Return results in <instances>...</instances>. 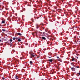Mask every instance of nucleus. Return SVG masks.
I'll return each instance as SVG.
<instances>
[{
    "instance_id": "5701e85b",
    "label": "nucleus",
    "mask_w": 80,
    "mask_h": 80,
    "mask_svg": "<svg viewBox=\"0 0 80 80\" xmlns=\"http://www.w3.org/2000/svg\"><path fill=\"white\" fill-rule=\"evenodd\" d=\"M61 35H63V34H61Z\"/></svg>"
},
{
    "instance_id": "f3484780",
    "label": "nucleus",
    "mask_w": 80,
    "mask_h": 80,
    "mask_svg": "<svg viewBox=\"0 0 80 80\" xmlns=\"http://www.w3.org/2000/svg\"><path fill=\"white\" fill-rule=\"evenodd\" d=\"M50 43V42H47V44H48H48H49V43Z\"/></svg>"
},
{
    "instance_id": "a211bd4d",
    "label": "nucleus",
    "mask_w": 80,
    "mask_h": 80,
    "mask_svg": "<svg viewBox=\"0 0 80 80\" xmlns=\"http://www.w3.org/2000/svg\"><path fill=\"white\" fill-rule=\"evenodd\" d=\"M12 41H13V40H12V39L10 40V42H12Z\"/></svg>"
},
{
    "instance_id": "f8f14e48",
    "label": "nucleus",
    "mask_w": 80,
    "mask_h": 80,
    "mask_svg": "<svg viewBox=\"0 0 80 80\" xmlns=\"http://www.w3.org/2000/svg\"><path fill=\"white\" fill-rule=\"evenodd\" d=\"M36 27L37 28H38V25H36Z\"/></svg>"
},
{
    "instance_id": "b1692460",
    "label": "nucleus",
    "mask_w": 80,
    "mask_h": 80,
    "mask_svg": "<svg viewBox=\"0 0 80 80\" xmlns=\"http://www.w3.org/2000/svg\"><path fill=\"white\" fill-rule=\"evenodd\" d=\"M41 80H44L43 79H42Z\"/></svg>"
},
{
    "instance_id": "423d86ee",
    "label": "nucleus",
    "mask_w": 80,
    "mask_h": 80,
    "mask_svg": "<svg viewBox=\"0 0 80 80\" xmlns=\"http://www.w3.org/2000/svg\"><path fill=\"white\" fill-rule=\"evenodd\" d=\"M48 61H49V62H53V59H49Z\"/></svg>"
},
{
    "instance_id": "4468645a",
    "label": "nucleus",
    "mask_w": 80,
    "mask_h": 80,
    "mask_svg": "<svg viewBox=\"0 0 80 80\" xmlns=\"http://www.w3.org/2000/svg\"><path fill=\"white\" fill-rule=\"evenodd\" d=\"M2 80H5V78H2Z\"/></svg>"
},
{
    "instance_id": "a878e982",
    "label": "nucleus",
    "mask_w": 80,
    "mask_h": 80,
    "mask_svg": "<svg viewBox=\"0 0 80 80\" xmlns=\"http://www.w3.org/2000/svg\"><path fill=\"white\" fill-rule=\"evenodd\" d=\"M35 35H36V34H35Z\"/></svg>"
},
{
    "instance_id": "dca6fc26",
    "label": "nucleus",
    "mask_w": 80,
    "mask_h": 80,
    "mask_svg": "<svg viewBox=\"0 0 80 80\" xmlns=\"http://www.w3.org/2000/svg\"><path fill=\"white\" fill-rule=\"evenodd\" d=\"M2 30L3 31V32H5V30L4 29H2Z\"/></svg>"
},
{
    "instance_id": "9d476101",
    "label": "nucleus",
    "mask_w": 80,
    "mask_h": 80,
    "mask_svg": "<svg viewBox=\"0 0 80 80\" xmlns=\"http://www.w3.org/2000/svg\"><path fill=\"white\" fill-rule=\"evenodd\" d=\"M18 35H20V36H21L22 35L20 33H18Z\"/></svg>"
},
{
    "instance_id": "9b49d317",
    "label": "nucleus",
    "mask_w": 80,
    "mask_h": 80,
    "mask_svg": "<svg viewBox=\"0 0 80 80\" xmlns=\"http://www.w3.org/2000/svg\"><path fill=\"white\" fill-rule=\"evenodd\" d=\"M2 23H5V21L3 20L2 21Z\"/></svg>"
},
{
    "instance_id": "6ab92c4d",
    "label": "nucleus",
    "mask_w": 80,
    "mask_h": 80,
    "mask_svg": "<svg viewBox=\"0 0 80 80\" xmlns=\"http://www.w3.org/2000/svg\"><path fill=\"white\" fill-rule=\"evenodd\" d=\"M76 58L77 59H78V57H77V58Z\"/></svg>"
},
{
    "instance_id": "ddd939ff",
    "label": "nucleus",
    "mask_w": 80,
    "mask_h": 80,
    "mask_svg": "<svg viewBox=\"0 0 80 80\" xmlns=\"http://www.w3.org/2000/svg\"><path fill=\"white\" fill-rule=\"evenodd\" d=\"M18 42H20V41H21V40L20 39H18Z\"/></svg>"
},
{
    "instance_id": "6e6552de",
    "label": "nucleus",
    "mask_w": 80,
    "mask_h": 80,
    "mask_svg": "<svg viewBox=\"0 0 80 80\" xmlns=\"http://www.w3.org/2000/svg\"><path fill=\"white\" fill-rule=\"evenodd\" d=\"M42 39H43V40H46V38L44 37H42Z\"/></svg>"
},
{
    "instance_id": "2eb2a0df",
    "label": "nucleus",
    "mask_w": 80,
    "mask_h": 80,
    "mask_svg": "<svg viewBox=\"0 0 80 80\" xmlns=\"http://www.w3.org/2000/svg\"><path fill=\"white\" fill-rule=\"evenodd\" d=\"M16 38H13V40H15V39H16Z\"/></svg>"
},
{
    "instance_id": "7ed1b4c3",
    "label": "nucleus",
    "mask_w": 80,
    "mask_h": 80,
    "mask_svg": "<svg viewBox=\"0 0 80 80\" xmlns=\"http://www.w3.org/2000/svg\"><path fill=\"white\" fill-rule=\"evenodd\" d=\"M71 69L72 71H75V68H71Z\"/></svg>"
},
{
    "instance_id": "0eeeda50",
    "label": "nucleus",
    "mask_w": 80,
    "mask_h": 80,
    "mask_svg": "<svg viewBox=\"0 0 80 80\" xmlns=\"http://www.w3.org/2000/svg\"><path fill=\"white\" fill-rule=\"evenodd\" d=\"M30 63L31 65H32L33 63V61H30Z\"/></svg>"
},
{
    "instance_id": "412c9836",
    "label": "nucleus",
    "mask_w": 80,
    "mask_h": 80,
    "mask_svg": "<svg viewBox=\"0 0 80 80\" xmlns=\"http://www.w3.org/2000/svg\"><path fill=\"white\" fill-rule=\"evenodd\" d=\"M77 67V68H79V66H78Z\"/></svg>"
},
{
    "instance_id": "1a4fd4ad",
    "label": "nucleus",
    "mask_w": 80,
    "mask_h": 80,
    "mask_svg": "<svg viewBox=\"0 0 80 80\" xmlns=\"http://www.w3.org/2000/svg\"><path fill=\"white\" fill-rule=\"evenodd\" d=\"M71 60L72 61H75V58H72Z\"/></svg>"
},
{
    "instance_id": "393cba45",
    "label": "nucleus",
    "mask_w": 80,
    "mask_h": 80,
    "mask_svg": "<svg viewBox=\"0 0 80 80\" xmlns=\"http://www.w3.org/2000/svg\"><path fill=\"white\" fill-rule=\"evenodd\" d=\"M0 42H1V40L0 39Z\"/></svg>"
},
{
    "instance_id": "4be33fe9",
    "label": "nucleus",
    "mask_w": 80,
    "mask_h": 80,
    "mask_svg": "<svg viewBox=\"0 0 80 80\" xmlns=\"http://www.w3.org/2000/svg\"><path fill=\"white\" fill-rule=\"evenodd\" d=\"M78 74H79V75H80V73H78Z\"/></svg>"
},
{
    "instance_id": "f03ea898",
    "label": "nucleus",
    "mask_w": 80,
    "mask_h": 80,
    "mask_svg": "<svg viewBox=\"0 0 80 80\" xmlns=\"http://www.w3.org/2000/svg\"><path fill=\"white\" fill-rule=\"evenodd\" d=\"M30 54L31 55V58H32V57H35V55H33V53L31 52H30Z\"/></svg>"
},
{
    "instance_id": "39448f33",
    "label": "nucleus",
    "mask_w": 80,
    "mask_h": 80,
    "mask_svg": "<svg viewBox=\"0 0 80 80\" xmlns=\"http://www.w3.org/2000/svg\"><path fill=\"white\" fill-rule=\"evenodd\" d=\"M15 78L17 80V79H18V78H19V77H18V76L16 75Z\"/></svg>"
},
{
    "instance_id": "20e7f679",
    "label": "nucleus",
    "mask_w": 80,
    "mask_h": 80,
    "mask_svg": "<svg viewBox=\"0 0 80 80\" xmlns=\"http://www.w3.org/2000/svg\"><path fill=\"white\" fill-rule=\"evenodd\" d=\"M57 58L58 60V61H60V60H61V59L59 57H57Z\"/></svg>"
},
{
    "instance_id": "aec40b11",
    "label": "nucleus",
    "mask_w": 80,
    "mask_h": 80,
    "mask_svg": "<svg viewBox=\"0 0 80 80\" xmlns=\"http://www.w3.org/2000/svg\"><path fill=\"white\" fill-rule=\"evenodd\" d=\"M49 58H51V57H48Z\"/></svg>"
},
{
    "instance_id": "f257e3e1",
    "label": "nucleus",
    "mask_w": 80,
    "mask_h": 80,
    "mask_svg": "<svg viewBox=\"0 0 80 80\" xmlns=\"http://www.w3.org/2000/svg\"><path fill=\"white\" fill-rule=\"evenodd\" d=\"M36 34V36H37V37H38V32H35L32 33V34L33 36V37H35V35Z\"/></svg>"
}]
</instances>
